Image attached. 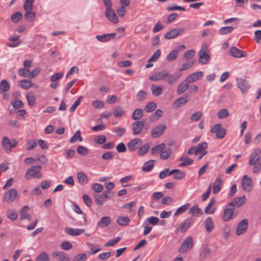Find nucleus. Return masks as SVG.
<instances>
[{"label":"nucleus","mask_w":261,"mask_h":261,"mask_svg":"<svg viewBox=\"0 0 261 261\" xmlns=\"http://www.w3.org/2000/svg\"><path fill=\"white\" fill-rule=\"evenodd\" d=\"M18 73L20 76L30 78V71L28 69L24 68H20L18 70Z\"/></svg>","instance_id":"nucleus-60"},{"label":"nucleus","mask_w":261,"mask_h":261,"mask_svg":"<svg viewBox=\"0 0 261 261\" xmlns=\"http://www.w3.org/2000/svg\"><path fill=\"white\" fill-rule=\"evenodd\" d=\"M248 221L247 219H243L240 222L237 226L236 233L239 236L243 233L247 228Z\"/></svg>","instance_id":"nucleus-17"},{"label":"nucleus","mask_w":261,"mask_h":261,"mask_svg":"<svg viewBox=\"0 0 261 261\" xmlns=\"http://www.w3.org/2000/svg\"><path fill=\"white\" fill-rule=\"evenodd\" d=\"M22 14L19 12H16L11 17V21L14 23H18L22 18Z\"/></svg>","instance_id":"nucleus-49"},{"label":"nucleus","mask_w":261,"mask_h":261,"mask_svg":"<svg viewBox=\"0 0 261 261\" xmlns=\"http://www.w3.org/2000/svg\"><path fill=\"white\" fill-rule=\"evenodd\" d=\"M246 200V197L243 195L240 197L234 198L230 203H232L233 207H239L245 203Z\"/></svg>","instance_id":"nucleus-26"},{"label":"nucleus","mask_w":261,"mask_h":261,"mask_svg":"<svg viewBox=\"0 0 261 261\" xmlns=\"http://www.w3.org/2000/svg\"><path fill=\"white\" fill-rule=\"evenodd\" d=\"M222 180L221 176H218L214 182L213 189V192L214 194H216L220 191L222 187Z\"/></svg>","instance_id":"nucleus-29"},{"label":"nucleus","mask_w":261,"mask_h":261,"mask_svg":"<svg viewBox=\"0 0 261 261\" xmlns=\"http://www.w3.org/2000/svg\"><path fill=\"white\" fill-rule=\"evenodd\" d=\"M181 73H174L171 74L168 72V75L166 76V81L169 85H173L176 83L178 80L180 78Z\"/></svg>","instance_id":"nucleus-24"},{"label":"nucleus","mask_w":261,"mask_h":261,"mask_svg":"<svg viewBox=\"0 0 261 261\" xmlns=\"http://www.w3.org/2000/svg\"><path fill=\"white\" fill-rule=\"evenodd\" d=\"M190 206L189 203H186L179 208L174 213V216H178L186 212Z\"/></svg>","instance_id":"nucleus-42"},{"label":"nucleus","mask_w":261,"mask_h":261,"mask_svg":"<svg viewBox=\"0 0 261 261\" xmlns=\"http://www.w3.org/2000/svg\"><path fill=\"white\" fill-rule=\"evenodd\" d=\"M10 85L6 80H3L0 83V93H4L9 90Z\"/></svg>","instance_id":"nucleus-37"},{"label":"nucleus","mask_w":261,"mask_h":261,"mask_svg":"<svg viewBox=\"0 0 261 261\" xmlns=\"http://www.w3.org/2000/svg\"><path fill=\"white\" fill-rule=\"evenodd\" d=\"M116 35L117 34L115 33L104 34L102 35H96L95 38L100 42H107L114 39L116 36Z\"/></svg>","instance_id":"nucleus-16"},{"label":"nucleus","mask_w":261,"mask_h":261,"mask_svg":"<svg viewBox=\"0 0 261 261\" xmlns=\"http://www.w3.org/2000/svg\"><path fill=\"white\" fill-rule=\"evenodd\" d=\"M108 12V10H106L105 15L109 21L114 23H116L118 21V18L116 15L115 11L113 9H110Z\"/></svg>","instance_id":"nucleus-23"},{"label":"nucleus","mask_w":261,"mask_h":261,"mask_svg":"<svg viewBox=\"0 0 261 261\" xmlns=\"http://www.w3.org/2000/svg\"><path fill=\"white\" fill-rule=\"evenodd\" d=\"M189 95L185 94L183 96L180 97L176 99L173 103L172 107L174 109L180 107L181 105L186 103L189 101Z\"/></svg>","instance_id":"nucleus-19"},{"label":"nucleus","mask_w":261,"mask_h":261,"mask_svg":"<svg viewBox=\"0 0 261 261\" xmlns=\"http://www.w3.org/2000/svg\"><path fill=\"white\" fill-rule=\"evenodd\" d=\"M17 194L15 189H11L7 191L4 195V201L7 202H11L14 200Z\"/></svg>","instance_id":"nucleus-15"},{"label":"nucleus","mask_w":261,"mask_h":261,"mask_svg":"<svg viewBox=\"0 0 261 261\" xmlns=\"http://www.w3.org/2000/svg\"><path fill=\"white\" fill-rule=\"evenodd\" d=\"M18 86L23 89H28L32 86V83L30 80H23L19 82Z\"/></svg>","instance_id":"nucleus-45"},{"label":"nucleus","mask_w":261,"mask_h":261,"mask_svg":"<svg viewBox=\"0 0 261 261\" xmlns=\"http://www.w3.org/2000/svg\"><path fill=\"white\" fill-rule=\"evenodd\" d=\"M237 85L243 93H245L249 89L250 86L247 81L243 79H237Z\"/></svg>","instance_id":"nucleus-20"},{"label":"nucleus","mask_w":261,"mask_h":261,"mask_svg":"<svg viewBox=\"0 0 261 261\" xmlns=\"http://www.w3.org/2000/svg\"><path fill=\"white\" fill-rule=\"evenodd\" d=\"M253 173H258L261 171V156H260L259 160L257 161L255 164L253 165Z\"/></svg>","instance_id":"nucleus-63"},{"label":"nucleus","mask_w":261,"mask_h":261,"mask_svg":"<svg viewBox=\"0 0 261 261\" xmlns=\"http://www.w3.org/2000/svg\"><path fill=\"white\" fill-rule=\"evenodd\" d=\"M17 144V141L15 140L11 141L7 136L3 137L2 141L3 148L7 153H9L11 151V148L15 147Z\"/></svg>","instance_id":"nucleus-3"},{"label":"nucleus","mask_w":261,"mask_h":261,"mask_svg":"<svg viewBox=\"0 0 261 261\" xmlns=\"http://www.w3.org/2000/svg\"><path fill=\"white\" fill-rule=\"evenodd\" d=\"M130 221V219L127 216H119L117 219V223L122 226L128 225Z\"/></svg>","instance_id":"nucleus-30"},{"label":"nucleus","mask_w":261,"mask_h":261,"mask_svg":"<svg viewBox=\"0 0 261 261\" xmlns=\"http://www.w3.org/2000/svg\"><path fill=\"white\" fill-rule=\"evenodd\" d=\"M163 115L162 111L160 109H158L156 111L152 114L149 118L150 122L158 120Z\"/></svg>","instance_id":"nucleus-43"},{"label":"nucleus","mask_w":261,"mask_h":261,"mask_svg":"<svg viewBox=\"0 0 261 261\" xmlns=\"http://www.w3.org/2000/svg\"><path fill=\"white\" fill-rule=\"evenodd\" d=\"M141 144L142 140L139 138H136L130 141L128 143L127 146L129 150L134 151L139 148Z\"/></svg>","instance_id":"nucleus-22"},{"label":"nucleus","mask_w":261,"mask_h":261,"mask_svg":"<svg viewBox=\"0 0 261 261\" xmlns=\"http://www.w3.org/2000/svg\"><path fill=\"white\" fill-rule=\"evenodd\" d=\"M34 0H25L23 4V9L25 11L32 10L33 7Z\"/></svg>","instance_id":"nucleus-58"},{"label":"nucleus","mask_w":261,"mask_h":261,"mask_svg":"<svg viewBox=\"0 0 261 261\" xmlns=\"http://www.w3.org/2000/svg\"><path fill=\"white\" fill-rule=\"evenodd\" d=\"M207 45L204 44L202 45L201 49L198 52V62L203 65L207 64L210 60V56L206 53Z\"/></svg>","instance_id":"nucleus-2"},{"label":"nucleus","mask_w":261,"mask_h":261,"mask_svg":"<svg viewBox=\"0 0 261 261\" xmlns=\"http://www.w3.org/2000/svg\"><path fill=\"white\" fill-rule=\"evenodd\" d=\"M216 202V199L215 198H213L210 200V201L209 202L207 205L206 206V207L204 208V213L206 214H212L215 212V211H210L211 208L212 207V206L215 204Z\"/></svg>","instance_id":"nucleus-54"},{"label":"nucleus","mask_w":261,"mask_h":261,"mask_svg":"<svg viewBox=\"0 0 261 261\" xmlns=\"http://www.w3.org/2000/svg\"><path fill=\"white\" fill-rule=\"evenodd\" d=\"M156 107V103L155 102H149L144 108L145 111L147 113L153 112Z\"/></svg>","instance_id":"nucleus-51"},{"label":"nucleus","mask_w":261,"mask_h":261,"mask_svg":"<svg viewBox=\"0 0 261 261\" xmlns=\"http://www.w3.org/2000/svg\"><path fill=\"white\" fill-rule=\"evenodd\" d=\"M77 141L80 142L82 141V138L81 136V132L80 130H77L73 136L70 139V142L71 143H73Z\"/></svg>","instance_id":"nucleus-48"},{"label":"nucleus","mask_w":261,"mask_h":261,"mask_svg":"<svg viewBox=\"0 0 261 261\" xmlns=\"http://www.w3.org/2000/svg\"><path fill=\"white\" fill-rule=\"evenodd\" d=\"M147 98V93L144 90H140L138 92L136 98L138 101H142L145 100Z\"/></svg>","instance_id":"nucleus-52"},{"label":"nucleus","mask_w":261,"mask_h":261,"mask_svg":"<svg viewBox=\"0 0 261 261\" xmlns=\"http://www.w3.org/2000/svg\"><path fill=\"white\" fill-rule=\"evenodd\" d=\"M234 207L232 203H229L224 210L222 219L223 221H228L232 218L234 214Z\"/></svg>","instance_id":"nucleus-4"},{"label":"nucleus","mask_w":261,"mask_h":261,"mask_svg":"<svg viewBox=\"0 0 261 261\" xmlns=\"http://www.w3.org/2000/svg\"><path fill=\"white\" fill-rule=\"evenodd\" d=\"M178 54L177 51L174 49L167 56L166 60L168 61L175 60L177 58Z\"/></svg>","instance_id":"nucleus-59"},{"label":"nucleus","mask_w":261,"mask_h":261,"mask_svg":"<svg viewBox=\"0 0 261 261\" xmlns=\"http://www.w3.org/2000/svg\"><path fill=\"white\" fill-rule=\"evenodd\" d=\"M203 75V72L202 71H198L194 72L189 75L185 80V82L189 84L193 83L200 79H201Z\"/></svg>","instance_id":"nucleus-18"},{"label":"nucleus","mask_w":261,"mask_h":261,"mask_svg":"<svg viewBox=\"0 0 261 261\" xmlns=\"http://www.w3.org/2000/svg\"><path fill=\"white\" fill-rule=\"evenodd\" d=\"M260 153L261 150L259 148H256L252 151L250 155L249 162L250 165L252 166L255 164L257 161L259 160Z\"/></svg>","instance_id":"nucleus-12"},{"label":"nucleus","mask_w":261,"mask_h":261,"mask_svg":"<svg viewBox=\"0 0 261 261\" xmlns=\"http://www.w3.org/2000/svg\"><path fill=\"white\" fill-rule=\"evenodd\" d=\"M172 150L170 148H165L160 153V158L162 160H166L171 155Z\"/></svg>","instance_id":"nucleus-44"},{"label":"nucleus","mask_w":261,"mask_h":261,"mask_svg":"<svg viewBox=\"0 0 261 261\" xmlns=\"http://www.w3.org/2000/svg\"><path fill=\"white\" fill-rule=\"evenodd\" d=\"M65 231L67 234L71 236H77L85 232V229L66 227L65 228Z\"/></svg>","instance_id":"nucleus-21"},{"label":"nucleus","mask_w":261,"mask_h":261,"mask_svg":"<svg viewBox=\"0 0 261 261\" xmlns=\"http://www.w3.org/2000/svg\"><path fill=\"white\" fill-rule=\"evenodd\" d=\"M211 251L207 247H204L201 251L199 254V259L200 260H204L206 257L210 254Z\"/></svg>","instance_id":"nucleus-50"},{"label":"nucleus","mask_w":261,"mask_h":261,"mask_svg":"<svg viewBox=\"0 0 261 261\" xmlns=\"http://www.w3.org/2000/svg\"><path fill=\"white\" fill-rule=\"evenodd\" d=\"M165 144L164 143H161L159 145H158L151 148V154H157L158 153H161L162 151L165 149Z\"/></svg>","instance_id":"nucleus-38"},{"label":"nucleus","mask_w":261,"mask_h":261,"mask_svg":"<svg viewBox=\"0 0 261 261\" xmlns=\"http://www.w3.org/2000/svg\"><path fill=\"white\" fill-rule=\"evenodd\" d=\"M194 221L195 219L193 217L187 218L184 222L179 225V227L176 230V232L180 229L181 232H185L193 224Z\"/></svg>","instance_id":"nucleus-7"},{"label":"nucleus","mask_w":261,"mask_h":261,"mask_svg":"<svg viewBox=\"0 0 261 261\" xmlns=\"http://www.w3.org/2000/svg\"><path fill=\"white\" fill-rule=\"evenodd\" d=\"M154 160H151L145 162L142 168V171L144 172L150 171L154 166Z\"/></svg>","instance_id":"nucleus-40"},{"label":"nucleus","mask_w":261,"mask_h":261,"mask_svg":"<svg viewBox=\"0 0 261 261\" xmlns=\"http://www.w3.org/2000/svg\"><path fill=\"white\" fill-rule=\"evenodd\" d=\"M185 30L182 28L180 29H173L168 32L165 35L166 39H173L180 35H181Z\"/></svg>","instance_id":"nucleus-11"},{"label":"nucleus","mask_w":261,"mask_h":261,"mask_svg":"<svg viewBox=\"0 0 261 261\" xmlns=\"http://www.w3.org/2000/svg\"><path fill=\"white\" fill-rule=\"evenodd\" d=\"M233 30L234 28L232 27H224L219 29V33L221 35H226L231 33Z\"/></svg>","instance_id":"nucleus-55"},{"label":"nucleus","mask_w":261,"mask_h":261,"mask_svg":"<svg viewBox=\"0 0 261 261\" xmlns=\"http://www.w3.org/2000/svg\"><path fill=\"white\" fill-rule=\"evenodd\" d=\"M166 129L165 124H158L153 127L151 131V135L153 138H157L162 136Z\"/></svg>","instance_id":"nucleus-5"},{"label":"nucleus","mask_w":261,"mask_h":261,"mask_svg":"<svg viewBox=\"0 0 261 261\" xmlns=\"http://www.w3.org/2000/svg\"><path fill=\"white\" fill-rule=\"evenodd\" d=\"M77 178L81 185H85L88 182V176L82 172H79L77 174Z\"/></svg>","instance_id":"nucleus-31"},{"label":"nucleus","mask_w":261,"mask_h":261,"mask_svg":"<svg viewBox=\"0 0 261 261\" xmlns=\"http://www.w3.org/2000/svg\"><path fill=\"white\" fill-rule=\"evenodd\" d=\"M73 205L74 207V212L78 214L83 215V217L82 218V220L80 221H76V220L73 219V220L75 221V223L77 225H86L87 224V215L84 214L83 212L81 210L80 207L77 205L75 203H73Z\"/></svg>","instance_id":"nucleus-9"},{"label":"nucleus","mask_w":261,"mask_h":261,"mask_svg":"<svg viewBox=\"0 0 261 261\" xmlns=\"http://www.w3.org/2000/svg\"><path fill=\"white\" fill-rule=\"evenodd\" d=\"M193 239L191 237H187L182 242L178 251L181 253H185L193 247Z\"/></svg>","instance_id":"nucleus-8"},{"label":"nucleus","mask_w":261,"mask_h":261,"mask_svg":"<svg viewBox=\"0 0 261 261\" xmlns=\"http://www.w3.org/2000/svg\"><path fill=\"white\" fill-rule=\"evenodd\" d=\"M144 125V121H136L133 123V134L134 135H139L143 130Z\"/></svg>","instance_id":"nucleus-14"},{"label":"nucleus","mask_w":261,"mask_h":261,"mask_svg":"<svg viewBox=\"0 0 261 261\" xmlns=\"http://www.w3.org/2000/svg\"><path fill=\"white\" fill-rule=\"evenodd\" d=\"M27 99L30 106L33 107L35 105L36 98L33 92H29L27 94Z\"/></svg>","instance_id":"nucleus-47"},{"label":"nucleus","mask_w":261,"mask_h":261,"mask_svg":"<svg viewBox=\"0 0 261 261\" xmlns=\"http://www.w3.org/2000/svg\"><path fill=\"white\" fill-rule=\"evenodd\" d=\"M87 259V255L86 253L79 254L74 256L72 261H86Z\"/></svg>","instance_id":"nucleus-62"},{"label":"nucleus","mask_w":261,"mask_h":261,"mask_svg":"<svg viewBox=\"0 0 261 261\" xmlns=\"http://www.w3.org/2000/svg\"><path fill=\"white\" fill-rule=\"evenodd\" d=\"M113 113L116 117H122L125 114V111L122 107H117L114 109Z\"/></svg>","instance_id":"nucleus-46"},{"label":"nucleus","mask_w":261,"mask_h":261,"mask_svg":"<svg viewBox=\"0 0 261 261\" xmlns=\"http://www.w3.org/2000/svg\"><path fill=\"white\" fill-rule=\"evenodd\" d=\"M229 53L232 57L236 58H244L247 56L246 52L238 49L235 46H231L229 48Z\"/></svg>","instance_id":"nucleus-13"},{"label":"nucleus","mask_w":261,"mask_h":261,"mask_svg":"<svg viewBox=\"0 0 261 261\" xmlns=\"http://www.w3.org/2000/svg\"><path fill=\"white\" fill-rule=\"evenodd\" d=\"M26 12L24 14V18L29 21H32L35 19L36 13L32 10L25 11Z\"/></svg>","instance_id":"nucleus-56"},{"label":"nucleus","mask_w":261,"mask_h":261,"mask_svg":"<svg viewBox=\"0 0 261 261\" xmlns=\"http://www.w3.org/2000/svg\"><path fill=\"white\" fill-rule=\"evenodd\" d=\"M171 173L174 174L173 178L176 180L183 179L185 176V174L179 169H173L171 171Z\"/></svg>","instance_id":"nucleus-32"},{"label":"nucleus","mask_w":261,"mask_h":261,"mask_svg":"<svg viewBox=\"0 0 261 261\" xmlns=\"http://www.w3.org/2000/svg\"><path fill=\"white\" fill-rule=\"evenodd\" d=\"M167 75H168V72L166 70H162L150 76L149 79L151 81H158L163 80L164 77H166Z\"/></svg>","instance_id":"nucleus-25"},{"label":"nucleus","mask_w":261,"mask_h":261,"mask_svg":"<svg viewBox=\"0 0 261 261\" xmlns=\"http://www.w3.org/2000/svg\"><path fill=\"white\" fill-rule=\"evenodd\" d=\"M189 83L185 82L180 83L177 87V94L180 95L186 91L189 87Z\"/></svg>","instance_id":"nucleus-33"},{"label":"nucleus","mask_w":261,"mask_h":261,"mask_svg":"<svg viewBox=\"0 0 261 261\" xmlns=\"http://www.w3.org/2000/svg\"><path fill=\"white\" fill-rule=\"evenodd\" d=\"M204 224L207 232L212 231L214 228V224L211 217H208L205 220Z\"/></svg>","instance_id":"nucleus-34"},{"label":"nucleus","mask_w":261,"mask_h":261,"mask_svg":"<svg viewBox=\"0 0 261 261\" xmlns=\"http://www.w3.org/2000/svg\"><path fill=\"white\" fill-rule=\"evenodd\" d=\"M150 89L153 95L155 96H158L162 93L163 87L161 86L153 85L151 86Z\"/></svg>","instance_id":"nucleus-41"},{"label":"nucleus","mask_w":261,"mask_h":261,"mask_svg":"<svg viewBox=\"0 0 261 261\" xmlns=\"http://www.w3.org/2000/svg\"><path fill=\"white\" fill-rule=\"evenodd\" d=\"M211 132L216 133V137L219 139L224 138L226 134V129L222 127V125L220 123L217 124L212 127Z\"/></svg>","instance_id":"nucleus-6"},{"label":"nucleus","mask_w":261,"mask_h":261,"mask_svg":"<svg viewBox=\"0 0 261 261\" xmlns=\"http://www.w3.org/2000/svg\"><path fill=\"white\" fill-rule=\"evenodd\" d=\"M53 256L54 257H58L59 258V261H70L67 253L64 252L56 251L53 253Z\"/></svg>","instance_id":"nucleus-28"},{"label":"nucleus","mask_w":261,"mask_h":261,"mask_svg":"<svg viewBox=\"0 0 261 261\" xmlns=\"http://www.w3.org/2000/svg\"><path fill=\"white\" fill-rule=\"evenodd\" d=\"M41 170V166L40 165L32 166L27 170L25 173V179L29 180L31 178H40L42 177Z\"/></svg>","instance_id":"nucleus-1"},{"label":"nucleus","mask_w":261,"mask_h":261,"mask_svg":"<svg viewBox=\"0 0 261 261\" xmlns=\"http://www.w3.org/2000/svg\"><path fill=\"white\" fill-rule=\"evenodd\" d=\"M143 116V111L141 109L135 110L132 115V119L137 120L141 118Z\"/></svg>","instance_id":"nucleus-39"},{"label":"nucleus","mask_w":261,"mask_h":261,"mask_svg":"<svg viewBox=\"0 0 261 261\" xmlns=\"http://www.w3.org/2000/svg\"><path fill=\"white\" fill-rule=\"evenodd\" d=\"M111 218L108 216L102 217L96 224L97 228H103L111 223Z\"/></svg>","instance_id":"nucleus-27"},{"label":"nucleus","mask_w":261,"mask_h":261,"mask_svg":"<svg viewBox=\"0 0 261 261\" xmlns=\"http://www.w3.org/2000/svg\"><path fill=\"white\" fill-rule=\"evenodd\" d=\"M179 161H181L182 163H181L179 165V167H184L188 165H191L193 164V160L188 157L182 156L179 159Z\"/></svg>","instance_id":"nucleus-35"},{"label":"nucleus","mask_w":261,"mask_h":261,"mask_svg":"<svg viewBox=\"0 0 261 261\" xmlns=\"http://www.w3.org/2000/svg\"><path fill=\"white\" fill-rule=\"evenodd\" d=\"M95 202L97 205H102L105 202L102 195L95 194L94 196Z\"/></svg>","instance_id":"nucleus-57"},{"label":"nucleus","mask_w":261,"mask_h":261,"mask_svg":"<svg viewBox=\"0 0 261 261\" xmlns=\"http://www.w3.org/2000/svg\"><path fill=\"white\" fill-rule=\"evenodd\" d=\"M189 213L192 215V217L198 216L203 214L202 210L196 205L192 207L189 211Z\"/></svg>","instance_id":"nucleus-36"},{"label":"nucleus","mask_w":261,"mask_h":261,"mask_svg":"<svg viewBox=\"0 0 261 261\" xmlns=\"http://www.w3.org/2000/svg\"><path fill=\"white\" fill-rule=\"evenodd\" d=\"M150 145L149 143H146L141 146L138 151V153L139 155H143L145 154L149 150Z\"/></svg>","instance_id":"nucleus-53"},{"label":"nucleus","mask_w":261,"mask_h":261,"mask_svg":"<svg viewBox=\"0 0 261 261\" xmlns=\"http://www.w3.org/2000/svg\"><path fill=\"white\" fill-rule=\"evenodd\" d=\"M242 186L244 190L250 192L253 189V182L251 178L247 175H244L242 179Z\"/></svg>","instance_id":"nucleus-10"},{"label":"nucleus","mask_w":261,"mask_h":261,"mask_svg":"<svg viewBox=\"0 0 261 261\" xmlns=\"http://www.w3.org/2000/svg\"><path fill=\"white\" fill-rule=\"evenodd\" d=\"M113 132L115 133L116 136L121 137L125 132L124 128L116 127L113 128Z\"/></svg>","instance_id":"nucleus-61"},{"label":"nucleus","mask_w":261,"mask_h":261,"mask_svg":"<svg viewBox=\"0 0 261 261\" xmlns=\"http://www.w3.org/2000/svg\"><path fill=\"white\" fill-rule=\"evenodd\" d=\"M36 261H49V257L46 252L41 253L37 258Z\"/></svg>","instance_id":"nucleus-64"}]
</instances>
